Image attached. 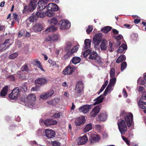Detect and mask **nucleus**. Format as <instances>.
I'll use <instances>...</instances> for the list:
<instances>
[{
	"label": "nucleus",
	"instance_id": "nucleus-39",
	"mask_svg": "<svg viewBox=\"0 0 146 146\" xmlns=\"http://www.w3.org/2000/svg\"><path fill=\"white\" fill-rule=\"evenodd\" d=\"M114 47L113 43L111 41L109 42L108 47V49L110 52H112L114 50Z\"/></svg>",
	"mask_w": 146,
	"mask_h": 146
},
{
	"label": "nucleus",
	"instance_id": "nucleus-2",
	"mask_svg": "<svg viewBox=\"0 0 146 146\" xmlns=\"http://www.w3.org/2000/svg\"><path fill=\"white\" fill-rule=\"evenodd\" d=\"M118 128L121 134L124 135L127 130V125L123 120L118 122Z\"/></svg>",
	"mask_w": 146,
	"mask_h": 146
},
{
	"label": "nucleus",
	"instance_id": "nucleus-31",
	"mask_svg": "<svg viewBox=\"0 0 146 146\" xmlns=\"http://www.w3.org/2000/svg\"><path fill=\"white\" fill-rule=\"evenodd\" d=\"M113 86L111 85H110V84H109L104 91V96H106L108 93L109 92H110L113 89L112 87Z\"/></svg>",
	"mask_w": 146,
	"mask_h": 146
},
{
	"label": "nucleus",
	"instance_id": "nucleus-42",
	"mask_svg": "<svg viewBox=\"0 0 146 146\" xmlns=\"http://www.w3.org/2000/svg\"><path fill=\"white\" fill-rule=\"evenodd\" d=\"M57 30V28L56 27L52 26L50 27L46 30V31L48 32H54Z\"/></svg>",
	"mask_w": 146,
	"mask_h": 146
},
{
	"label": "nucleus",
	"instance_id": "nucleus-47",
	"mask_svg": "<svg viewBox=\"0 0 146 146\" xmlns=\"http://www.w3.org/2000/svg\"><path fill=\"white\" fill-rule=\"evenodd\" d=\"M127 66V64L126 62H123L121 64V70L123 71L126 68Z\"/></svg>",
	"mask_w": 146,
	"mask_h": 146
},
{
	"label": "nucleus",
	"instance_id": "nucleus-29",
	"mask_svg": "<svg viewBox=\"0 0 146 146\" xmlns=\"http://www.w3.org/2000/svg\"><path fill=\"white\" fill-rule=\"evenodd\" d=\"M127 49V45L124 44H123L118 48L117 52V53H121L124 50Z\"/></svg>",
	"mask_w": 146,
	"mask_h": 146
},
{
	"label": "nucleus",
	"instance_id": "nucleus-41",
	"mask_svg": "<svg viewBox=\"0 0 146 146\" xmlns=\"http://www.w3.org/2000/svg\"><path fill=\"white\" fill-rule=\"evenodd\" d=\"M111 29V27L109 26L105 27L101 30V31L103 33H106L110 31Z\"/></svg>",
	"mask_w": 146,
	"mask_h": 146
},
{
	"label": "nucleus",
	"instance_id": "nucleus-15",
	"mask_svg": "<svg viewBox=\"0 0 146 146\" xmlns=\"http://www.w3.org/2000/svg\"><path fill=\"white\" fill-rule=\"evenodd\" d=\"M100 138L99 135L96 134L92 133L90 135V139L89 140L90 143L93 144L98 141Z\"/></svg>",
	"mask_w": 146,
	"mask_h": 146
},
{
	"label": "nucleus",
	"instance_id": "nucleus-5",
	"mask_svg": "<svg viewBox=\"0 0 146 146\" xmlns=\"http://www.w3.org/2000/svg\"><path fill=\"white\" fill-rule=\"evenodd\" d=\"M83 84L82 82L79 81L77 84L75 89V93L79 96L83 93Z\"/></svg>",
	"mask_w": 146,
	"mask_h": 146
},
{
	"label": "nucleus",
	"instance_id": "nucleus-25",
	"mask_svg": "<svg viewBox=\"0 0 146 146\" xmlns=\"http://www.w3.org/2000/svg\"><path fill=\"white\" fill-rule=\"evenodd\" d=\"M91 40L89 39H86L84 41V48L87 49L90 46Z\"/></svg>",
	"mask_w": 146,
	"mask_h": 146
},
{
	"label": "nucleus",
	"instance_id": "nucleus-43",
	"mask_svg": "<svg viewBox=\"0 0 146 146\" xmlns=\"http://www.w3.org/2000/svg\"><path fill=\"white\" fill-rule=\"evenodd\" d=\"M36 19L37 17L35 14H32L29 18V20L30 22H33Z\"/></svg>",
	"mask_w": 146,
	"mask_h": 146
},
{
	"label": "nucleus",
	"instance_id": "nucleus-6",
	"mask_svg": "<svg viewBox=\"0 0 146 146\" xmlns=\"http://www.w3.org/2000/svg\"><path fill=\"white\" fill-rule=\"evenodd\" d=\"M60 35L58 34H54L49 35L46 37L45 40L46 41H57L60 39Z\"/></svg>",
	"mask_w": 146,
	"mask_h": 146
},
{
	"label": "nucleus",
	"instance_id": "nucleus-40",
	"mask_svg": "<svg viewBox=\"0 0 146 146\" xmlns=\"http://www.w3.org/2000/svg\"><path fill=\"white\" fill-rule=\"evenodd\" d=\"M35 62L36 63V65L40 68L42 71L44 72V70L42 67V66L40 62L37 60H35Z\"/></svg>",
	"mask_w": 146,
	"mask_h": 146
},
{
	"label": "nucleus",
	"instance_id": "nucleus-32",
	"mask_svg": "<svg viewBox=\"0 0 146 146\" xmlns=\"http://www.w3.org/2000/svg\"><path fill=\"white\" fill-rule=\"evenodd\" d=\"M126 60V57L124 55H121L116 60V62L117 63H119L123 60Z\"/></svg>",
	"mask_w": 146,
	"mask_h": 146
},
{
	"label": "nucleus",
	"instance_id": "nucleus-57",
	"mask_svg": "<svg viewBox=\"0 0 146 146\" xmlns=\"http://www.w3.org/2000/svg\"><path fill=\"white\" fill-rule=\"evenodd\" d=\"M137 83L139 85H144V82L143 80H141V78H139L137 80Z\"/></svg>",
	"mask_w": 146,
	"mask_h": 146
},
{
	"label": "nucleus",
	"instance_id": "nucleus-55",
	"mask_svg": "<svg viewBox=\"0 0 146 146\" xmlns=\"http://www.w3.org/2000/svg\"><path fill=\"white\" fill-rule=\"evenodd\" d=\"M53 3H49L46 6L47 10L52 11V7H53Z\"/></svg>",
	"mask_w": 146,
	"mask_h": 146
},
{
	"label": "nucleus",
	"instance_id": "nucleus-8",
	"mask_svg": "<svg viewBox=\"0 0 146 146\" xmlns=\"http://www.w3.org/2000/svg\"><path fill=\"white\" fill-rule=\"evenodd\" d=\"M19 89L17 87L13 89L12 92L9 95V97L13 100L16 99L18 97L19 92Z\"/></svg>",
	"mask_w": 146,
	"mask_h": 146
},
{
	"label": "nucleus",
	"instance_id": "nucleus-62",
	"mask_svg": "<svg viewBox=\"0 0 146 146\" xmlns=\"http://www.w3.org/2000/svg\"><path fill=\"white\" fill-rule=\"evenodd\" d=\"M96 62H97L98 64H100L102 62V60L100 57L98 56L97 58L96 59Z\"/></svg>",
	"mask_w": 146,
	"mask_h": 146
},
{
	"label": "nucleus",
	"instance_id": "nucleus-58",
	"mask_svg": "<svg viewBox=\"0 0 146 146\" xmlns=\"http://www.w3.org/2000/svg\"><path fill=\"white\" fill-rule=\"evenodd\" d=\"M48 62L51 65H52L53 66H54L56 65V66L58 67V65L56 64V63L54 61H53L52 60L50 59H49L48 60Z\"/></svg>",
	"mask_w": 146,
	"mask_h": 146
},
{
	"label": "nucleus",
	"instance_id": "nucleus-14",
	"mask_svg": "<svg viewBox=\"0 0 146 146\" xmlns=\"http://www.w3.org/2000/svg\"><path fill=\"white\" fill-rule=\"evenodd\" d=\"M101 107V106H98L95 107L90 112V115L91 117H95L99 112Z\"/></svg>",
	"mask_w": 146,
	"mask_h": 146
},
{
	"label": "nucleus",
	"instance_id": "nucleus-48",
	"mask_svg": "<svg viewBox=\"0 0 146 146\" xmlns=\"http://www.w3.org/2000/svg\"><path fill=\"white\" fill-rule=\"evenodd\" d=\"M90 50L89 49H87L84 52H82V54L84 57H86L88 55L90 54Z\"/></svg>",
	"mask_w": 146,
	"mask_h": 146
},
{
	"label": "nucleus",
	"instance_id": "nucleus-61",
	"mask_svg": "<svg viewBox=\"0 0 146 146\" xmlns=\"http://www.w3.org/2000/svg\"><path fill=\"white\" fill-rule=\"evenodd\" d=\"M122 137L123 140L126 142V144L129 145V141L128 140L127 138H125L123 136H122Z\"/></svg>",
	"mask_w": 146,
	"mask_h": 146
},
{
	"label": "nucleus",
	"instance_id": "nucleus-44",
	"mask_svg": "<svg viewBox=\"0 0 146 146\" xmlns=\"http://www.w3.org/2000/svg\"><path fill=\"white\" fill-rule=\"evenodd\" d=\"M116 78L115 77H111V78L110 79L109 84L113 86H114L116 83Z\"/></svg>",
	"mask_w": 146,
	"mask_h": 146
},
{
	"label": "nucleus",
	"instance_id": "nucleus-60",
	"mask_svg": "<svg viewBox=\"0 0 146 146\" xmlns=\"http://www.w3.org/2000/svg\"><path fill=\"white\" fill-rule=\"evenodd\" d=\"M114 38H115L116 40L117 41H119V40L122 39L123 38V37L121 35H119L117 36H114Z\"/></svg>",
	"mask_w": 146,
	"mask_h": 146
},
{
	"label": "nucleus",
	"instance_id": "nucleus-46",
	"mask_svg": "<svg viewBox=\"0 0 146 146\" xmlns=\"http://www.w3.org/2000/svg\"><path fill=\"white\" fill-rule=\"evenodd\" d=\"M45 15L48 17H50L54 16V13L52 11L47 10L45 13Z\"/></svg>",
	"mask_w": 146,
	"mask_h": 146
},
{
	"label": "nucleus",
	"instance_id": "nucleus-28",
	"mask_svg": "<svg viewBox=\"0 0 146 146\" xmlns=\"http://www.w3.org/2000/svg\"><path fill=\"white\" fill-rule=\"evenodd\" d=\"M48 23L52 25H56L58 22L57 19L56 18H52L48 20Z\"/></svg>",
	"mask_w": 146,
	"mask_h": 146
},
{
	"label": "nucleus",
	"instance_id": "nucleus-49",
	"mask_svg": "<svg viewBox=\"0 0 146 146\" xmlns=\"http://www.w3.org/2000/svg\"><path fill=\"white\" fill-rule=\"evenodd\" d=\"M95 129L98 131L99 132H100L102 130V127L100 125H95Z\"/></svg>",
	"mask_w": 146,
	"mask_h": 146
},
{
	"label": "nucleus",
	"instance_id": "nucleus-59",
	"mask_svg": "<svg viewBox=\"0 0 146 146\" xmlns=\"http://www.w3.org/2000/svg\"><path fill=\"white\" fill-rule=\"evenodd\" d=\"M52 144L53 146H60V143L56 141H54L52 143Z\"/></svg>",
	"mask_w": 146,
	"mask_h": 146
},
{
	"label": "nucleus",
	"instance_id": "nucleus-34",
	"mask_svg": "<svg viewBox=\"0 0 146 146\" xmlns=\"http://www.w3.org/2000/svg\"><path fill=\"white\" fill-rule=\"evenodd\" d=\"M81 61L80 58L78 57H73L72 60L73 63L76 64L78 63H79Z\"/></svg>",
	"mask_w": 146,
	"mask_h": 146
},
{
	"label": "nucleus",
	"instance_id": "nucleus-27",
	"mask_svg": "<svg viewBox=\"0 0 146 146\" xmlns=\"http://www.w3.org/2000/svg\"><path fill=\"white\" fill-rule=\"evenodd\" d=\"M89 58L90 59L95 60L97 58L98 56L96 52L95 51H93L90 53Z\"/></svg>",
	"mask_w": 146,
	"mask_h": 146
},
{
	"label": "nucleus",
	"instance_id": "nucleus-33",
	"mask_svg": "<svg viewBox=\"0 0 146 146\" xmlns=\"http://www.w3.org/2000/svg\"><path fill=\"white\" fill-rule=\"evenodd\" d=\"M138 105L139 108L143 109H146V102L139 101L138 102Z\"/></svg>",
	"mask_w": 146,
	"mask_h": 146
},
{
	"label": "nucleus",
	"instance_id": "nucleus-35",
	"mask_svg": "<svg viewBox=\"0 0 146 146\" xmlns=\"http://www.w3.org/2000/svg\"><path fill=\"white\" fill-rule=\"evenodd\" d=\"M35 14L36 16L39 18H43L45 16V13L41 11L36 12Z\"/></svg>",
	"mask_w": 146,
	"mask_h": 146
},
{
	"label": "nucleus",
	"instance_id": "nucleus-23",
	"mask_svg": "<svg viewBox=\"0 0 146 146\" xmlns=\"http://www.w3.org/2000/svg\"><path fill=\"white\" fill-rule=\"evenodd\" d=\"M103 100L104 97L103 96L101 95L94 100V101L95 102L94 103L93 105H95L96 104L101 103L103 102Z\"/></svg>",
	"mask_w": 146,
	"mask_h": 146
},
{
	"label": "nucleus",
	"instance_id": "nucleus-11",
	"mask_svg": "<svg viewBox=\"0 0 146 146\" xmlns=\"http://www.w3.org/2000/svg\"><path fill=\"white\" fill-rule=\"evenodd\" d=\"M74 71L73 66L70 64L63 71L62 74L65 75H70L73 73Z\"/></svg>",
	"mask_w": 146,
	"mask_h": 146
},
{
	"label": "nucleus",
	"instance_id": "nucleus-16",
	"mask_svg": "<svg viewBox=\"0 0 146 146\" xmlns=\"http://www.w3.org/2000/svg\"><path fill=\"white\" fill-rule=\"evenodd\" d=\"M49 0H40L38 3V8L40 10H43L46 7V4L49 1Z\"/></svg>",
	"mask_w": 146,
	"mask_h": 146
},
{
	"label": "nucleus",
	"instance_id": "nucleus-17",
	"mask_svg": "<svg viewBox=\"0 0 146 146\" xmlns=\"http://www.w3.org/2000/svg\"><path fill=\"white\" fill-rule=\"evenodd\" d=\"M48 80L46 79L43 78H40L35 80V83L38 86L43 85L47 83Z\"/></svg>",
	"mask_w": 146,
	"mask_h": 146
},
{
	"label": "nucleus",
	"instance_id": "nucleus-38",
	"mask_svg": "<svg viewBox=\"0 0 146 146\" xmlns=\"http://www.w3.org/2000/svg\"><path fill=\"white\" fill-rule=\"evenodd\" d=\"M72 46V43L70 41H67L66 43L65 48L66 50H69L70 48Z\"/></svg>",
	"mask_w": 146,
	"mask_h": 146
},
{
	"label": "nucleus",
	"instance_id": "nucleus-54",
	"mask_svg": "<svg viewBox=\"0 0 146 146\" xmlns=\"http://www.w3.org/2000/svg\"><path fill=\"white\" fill-rule=\"evenodd\" d=\"M52 7V11H57L58 9V7L57 5L54 3H53Z\"/></svg>",
	"mask_w": 146,
	"mask_h": 146
},
{
	"label": "nucleus",
	"instance_id": "nucleus-24",
	"mask_svg": "<svg viewBox=\"0 0 146 146\" xmlns=\"http://www.w3.org/2000/svg\"><path fill=\"white\" fill-rule=\"evenodd\" d=\"M92 129V125L90 123H88L85 125L83 131L85 133L89 131Z\"/></svg>",
	"mask_w": 146,
	"mask_h": 146
},
{
	"label": "nucleus",
	"instance_id": "nucleus-53",
	"mask_svg": "<svg viewBox=\"0 0 146 146\" xmlns=\"http://www.w3.org/2000/svg\"><path fill=\"white\" fill-rule=\"evenodd\" d=\"M79 45H76L74 46L73 48L70 50V51L72 52L73 54L74 52H76L79 48Z\"/></svg>",
	"mask_w": 146,
	"mask_h": 146
},
{
	"label": "nucleus",
	"instance_id": "nucleus-3",
	"mask_svg": "<svg viewBox=\"0 0 146 146\" xmlns=\"http://www.w3.org/2000/svg\"><path fill=\"white\" fill-rule=\"evenodd\" d=\"M102 38V34L101 33H98L95 35L93 37L92 42L95 48L98 46Z\"/></svg>",
	"mask_w": 146,
	"mask_h": 146
},
{
	"label": "nucleus",
	"instance_id": "nucleus-10",
	"mask_svg": "<svg viewBox=\"0 0 146 146\" xmlns=\"http://www.w3.org/2000/svg\"><path fill=\"white\" fill-rule=\"evenodd\" d=\"M10 39H8L5 40L3 44H0V51H3L5 50L11 45L10 43Z\"/></svg>",
	"mask_w": 146,
	"mask_h": 146
},
{
	"label": "nucleus",
	"instance_id": "nucleus-45",
	"mask_svg": "<svg viewBox=\"0 0 146 146\" xmlns=\"http://www.w3.org/2000/svg\"><path fill=\"white\" fill-rule=\"evenodd\" d=\"M108 81H106L104 84L103 85L102 88H101L99 92L98 93V94H99L100 93L102 92L106 87V86L108 84Z\"/></svg>",
	"mask_w": 146,
	"mask_h": 146
},
{
	"label": "nucleus",
	"instance_id": "nucleus-56",
	"mask_svg": "<svg viewBox=\"0 0 146 146\" xmlns=\"http://www.w3.org/2000/svg\"><path fill=\"white\" fill-rule=\"evenodd\" d=\"M93 29L92 26H89L88 27L86 31L87 34H89L90 33Z\"/></svg>",
	"mask_w": 146,
	"mask_h": 146
},
{
	"label": "nucleus",
	"instance_id": "nucleus-1",
	"mask_svg": "<svg viewBox=\"0 0 146 146\" xmlns=\"http://www.w3.org/2000/svg\"><path fill=\"white\" fill-rule=\"evenodd\" d=\"M124 118L125 121V122L127 126L130 127L133 124V115L131 113H126L124 114Z\"/></svg>",
	"mask_w": 146,
	"mask_h": 146
},
{
	"label": "nucleus",
	"instance_id": "nucleus-21",
	"mask_svg": "<svg viewBox=\"0 0 146 146\" xmlns=\"http://www.w3.org/2000/svg\"><path fill=\"white\" fill-rule=\"evenodd\" d=\"M107 115L105 111L102 112L98 115V120L101 121H104L107 118Z\"/></svg>",
	"mask_w": 146,
	"mask_h": 146
},
{
	"label": "nucleus",
	"instance_id": "nucleus-30",
	"mask_svg": "<svg viewBox=\"0 0 146 146\" xmlns=\"http://www.w3.org/2000/svg\"><path fill=\"white\" fill-rule=\"evenodd\" d=\"M8 86H6L3 88L1 93V96L3 97L5 96L7 94Z\"/></svg>",
	"mask_w": 146,
	"mask_h": 146
},
{
	"label": "nucleus",
	"instance_id": "nucleus-52",
	"mask_svg": "<svg viewBox=\"0 0 146 146\" xmlns=\"http://www.w3.org/2000/svg\"><path fill=\"white\" fill-rule=\"evenodd\" d=\"M31 3V5L32 6V7L33 8H35L36 7V0H30Z\"/></svg>",
	"mask_w": 146,
	"mask_h": 146
},
{
	"label": "nucleus",
	"instance_id": "nucleus-4",
	"mask_svg": "<svg viewBox=\"0 0 146 146\" xmlns=\"http://www.w3.org/2000/svg\"><path fill=\"white\" fill-rule=\"evenodd\" d=\"M36 96L35 94H29L26 98V101L28 104L31 106L35 105L34 102L36 100Z\"/></svg>",
	"mask_w": 146,
	"mask_h": 146
},
{
	"label": "nucleus",
	"instance_id": "nucleus-64",
	"mask_svg": "<svg viewBox=\"0 0 146 146\" xmlns=\"http://www.w3.org/2000/svg\"><path fill=\"white\" fill-rule=\"evenodd\" d=\"M21 69L23 71H27L28 70L27 66L26 65L23 66Z\"/></svg>",
	"mask_w": 146,
	"mask_h": 146
},
{
	"label": "nucleus",
	"instance_id": "nucleus-13",
	"mask_svg": "<svg viewBox=\"0 0 146 146\" xmlns=\"http://www.w3.org/2000/svg\"><path fill=\"white\" fill-rule=\"evenodd\" d=\"M85 122V117L84 116H81L77 118L74 123L76 126H78L84 123Z\"/></svg>",
	"mask_w": 146,
	"mask_h": 146
},
{
	"label": "nucleus",
	"instance_id": "nucleus-50",
	"mask_svg": "<svg viewBox=\"0 0 146 146\" xmlns=\"http://www.w3.org/2000/svg\"><path fill=\"white\" fill-rule=\"evenodd\" d=\"M18 55V54L15 52L10 55L9 57L10 59H14L17 57Z\"/></svg>",
	"mask_w": 146,
	"mask_h": 146
},
{
	"label": "nucleus",
	"instance_id": "nucleus-7",
	"mask_svg": "<svg viewBox=\"0 0 146 146\" xmlns=\"http://www.w3.org/2000/svg\"><path fill=\"white\" fill-rule=\"evenodd\" d=\"M59 25L60 29L62 30L68 29L70 26L69 21L65 20H61L59 23Z\"/></svg>",
	"mask_w": 146,
	"mask_h": 146
},
{
	"label": "nucleus",
	"instance_id": "nucleus-18",
	"mask_svg": "<svg viewBox=\"0 0 146 146\" xmlns=\"http://www.w3.org/2000/svg\"><path fill=\"white\" fill-rule=\"evenodd\" d=\"M54 93L53 90H51L46 93H43L40 96V98L42 99H44L50 97Z\"/></svg>",
	"mask_w": 146,
	"mask_h": 146
},
{
	"label": "nucleus",
	"instance_id": "nucleus-63",
	"mask_svg": "<svg viewBox=\"0 0 146 146\" xmlns=\"http://www.w3.org/2000/svg\"><path fill=\"white\" fill-rule=\"evenodd\" d=\"M26 90H27V87L25 86L24 85L22 86L21 89H20V92L21 91L23 92H24Z\"/></svg>",
	"mask_w": 146,
	"mask_h": 146
},
{
	"label": "nucleus",
	"instance_id": "nucleus-12",
	"mask_svg": "<svg viewBox=\"0 0 146 146\" xmlns=\"http://www.w3.org/2000/svg\"><path fill=\"white\" fill-rule=\"evenodd\" d=\"M88 141V138L86 135L78 137L77 141L78 145H83L86 143Z\"/></svg>",
	"mask_w": 146,
	"mask_h": 146
},
{
	"label": "nucleus",
	"instance_id": "nucleus-22",
	"mask_svg": "<svg viewBox=\"0 0 146 146\" xmlns=\"http://www.w3.org/2000/svg\"><path fill=\"white\" fill-rule=\"evenodd\" d=\"M43 27L42 25L40 23H36L34 25L33 29L34 31H40L42 30Z\"/></svg>",
	"mask_w": 146,
	"mask_h": 146
},
{
	"label": "nucleus",
	"instance_id": "nucleus-20",
	"mask_svg": "<svg viewBox=\"0 0 146 146\" xmlns=\"http://www.w3.org/2000/svg\"><path fill=\"white\" fill-rule=\"evenodd\" d=\"M57 121L52 119H48L45 120L44 122V123L46 126L53 125L56 124Z\"/></svg>",
	"mask_w": 146,
	"mask_h": 146
},
{
	"label": "nucleus",
	"instance_id": "nucleus-19",
	"mask_svg": "<svg viewBox=\"0 0 146 146\" xmlns=\"http://www.w3.org/2000/svg\"><path fill=\"white\" fill-rule=\"evenodd\" d=\"M91 109L90 105H86L81 106L79 108V111L84 113H87Z\"/></svg>",
	"mask_w": 146,
	"mask_h": 146
},
{
	"label": "nucleus",
	"instance_id": "nucleus-36",
	"mask_svg": "<svg viewBox=\"0 0 146 146\" xmlns=\"http://www.w3.org/2000/svg\"><path fill=\"white\" fill-rule=\"evenodd\" d=\"M35 8L33 9L32 6L31 5V3L28 6H25L24 7V8L23 11V13H25L27 11L29 10V11H33L35 9Z\"/></svg>",
	"mask_w": 146,
	"mask_h": 146
},
{
	"label": "nucleus",
	"instance_id": "nucleus-26",
	"mask_svg": "<svg viewBox=\"0 0 146 146\" xmlns=\"http://www.w3.org/2000/svg\"><path fill=\"white\" fill-rule=\"evenodd\" d=\"M107 43L106 40H103L100 44V46L101 49L102 50H105L107 48Z\"/></svg>",
	"mask_w": 146,
	"mask_h": 146
},
{
	"label": "nucleus",
	"instance_id": "nucleus-51",
	"mask_svg": "<svg viewBox=\"0 0 146 146\" xmlns=\"http://www.w3.org/2000/svg\"><path fill=\"white\" fill-rule=\"evenodd\" d=\"M115 70L113 68H112L110 70V76L111 77H113L115 76Z\"/></svg>",
	"mask_w": 146,
	"mask_h": 146
},
{
	"label": "nucleus",
	"instance_id": "nucleus-9",
	"mask_svg": "<svg viewBox=\"0 0 146 146\" xmlns=\"http://www.w3.org/2000/svg\"><path fill=\"white\" fill-rule=\"evenodd\" d=\"M44 133L46 137L48 139H51L54 137L56 133L54 131L50 129H45Z\"/></svg>",
	"mask_w": 146,
	"mask_h": 146
},
{
	"label": "nucleus",
	"instance_id": "nucleus-37",
	"mask_svg": "<svg viewBox=\"0 0 146 146\" xmlns=\"http://www.w3.org/2000/svg\"><path fill=\"white\" fill-rule=\"evenodd\" d=\"M72 54L70 51V50L68 51L64 56V58L65 59H67L70 58V57L72 56Z\"/></svg>",
	"mask_w": 146,
	"mask_h": 146
}]
</instances>
